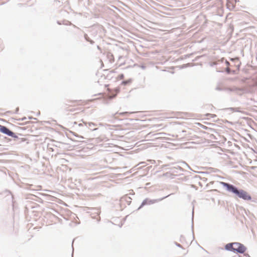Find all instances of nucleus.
<instances>
[{
  "mask_svg": "<svg viewBox=\"0 0 257 257\" xmlns=\"http://www.w3.org/2000/svg\"><path fill=\"white\" fill-rule=\"evenodd\" d=\"M75 102H76V103H79V101H75Z\"/></svg>",
  "mask_w": 257,
  "mask_h": 257,
  "instance_id": "nucleus-11",
  "label": "nucleus"
},
{
  "mask_svg": "<svg viewBox=\"0 0 257 257\" xmlns=\"http://www.w3.org/2000/svg\"><path fill=\"white\" fill-rule=\"evenodd\" d=\"M225 64L226 66V71H227V73H229L231 71V70L229 68V63L228 61H226L225 62Z\"/></svg>",
  "mask_w": 257,
  "mask_h": 257,
  "instance_id": "nucleus-6",
  "label": "nucleus"
},
{
  "mask_svg": "<svg viewBox=\"0 0 257 257\" xmlns=\"http://www.w3.org/2000/svg\"><path fill=\"white\" fill-rule=\"evenodd\" d=\"M119 77L121 79H123V77H124V76L123 74H121L120 75H119Z\"/></svg>",
  "mask_w": 257,
  "mask_h": 257,
  "instance_id": "nucleus-8",
  "label": "nucleus"
},
{
  "mask_svg": "<svg viewBox=\"0 0 257 257\" xmlns=\"http://www.w3.org/2000/svg\"><path fill=\"white\" fill-rule=\"evenodd\" d=\"M222 184L224 187L226 188L228 191L234 193L239 197L244 200H249L251 198V196L246 191L243 190H238L237 188L234 187L233 185L227 183L222 182Z\"/></svg>",
  "mask_w": 257,
  "mask_h": 257,
  "instance_id": "nucleus-1",
  "label": "nucleus"
},
{
  "mask_svg": "<svg viewBox=\"0 0 257 257\" xmlns=\"http://www.w3.org/2000/svg\"><path fill=\"white\" fill-rule=\"evenodd\" d=\"M68 105H69V106H72V105H71V104H69Z\"/></svg>",
  "mask_w": 257,
  "mask_h": 257,
  "instance_id": "nucleus-12",
  "label": "nucleus"
},
{
  "mask_svg": "<svg viewBox=\"0 0 257 257\" xmlns=\"http://www.w3.org/2000/svg\"><path fill=\"white\" fill-rule=\"evenodd\" d=\"M231 60L235 61L236 63H237L236 65V69H238L239 66V61L238 58L235 59H231Z\"/></svg>",
  "mask_w": 257,
  "mask_h": 257,
  "instance_id": "nucleus-7",
  "label": "nucleus"
},
{
  "mask_svg": "<svg viewBox=\"0 0 257 257\" xmlns=\"http://www.w3.org/2000/svg\"><path fill=\"white\" fill-rule=\"evenodd\" d=\"M246 250L245 247L242 244L238 242L233 243V251L239 253H244Z\"/></svg>",
  "mask_w": 257,
  "mask_h": 257,
  "instance_id": "nucleus-2",
  "label": "nucleus"
},
{
  "mask_svg": "<svg viewBox=\"0 0 257 257\" xmlns=\"http://www.w3.org/2000/svg\"><path fill=\"white\" fill-rule=\"evenodd\" d=\"M225 249L228 250L233 251V243H228L225 245Z\"/></svg>",
  "mask_w": 257,
  "mask_h": 257,
  "instance_id": "nucleus-5",
  "label": "nucleus"
},
{
  "mask_svg": "<svg viewBox=\"0 0 257 257\" xmlns=\"http://www.w3.org/2000/svg\"><path fill=\"white\" fill-rule=\"evenodd\" d=\"M197 124L199 125H200V126H203V125H202L201 124H200V123H197Z\"/></svg>",
  "mask_w": 257,
  "mask_h": 257,
  "instance_id": "nucleus-10",
  "label": "nucleus"
},
{
  "mask_svg": "<svg viewBox=\"0 0 257 257\" xmlns=\"http://www.w3.org/2000/svg\"><path fill=\"white\" fill-rule=\"evenodd\" d=\"M0 132L6 134L9 136L12 137H16L15 134L9 130L7 127H6L5 126L2 125L0 124Z\"/></svg>",
  "mask_w": 257,
  "mask_h": 257,
  "instance_id": "nucleus-3",
  "label": "nucleus"
},
{
  "mask_svg": "<svg viewBox=\"0 0 257 257\" xmlns=\"http://www.w3.org/2000/svg\"><path fill=\"white\" fill-rule=\"evenodd\" d=\"M127 82H129V81H123L122 84L125 85Z\"/></svg>",
  "mask_w": 257,
  "mask_h": 257,
  "instance_id": "nucleus-9",
  "label": "nucleus"
},
{
  "mask_svg": "<svg viewBox=\"0 0 257 257\" xmlns=\"http://www.w3.org/2000/svg\"><path fill=\"white\" fill-rule=\"evenodd\" d=\"M107 90L109 91L108 93L107 94V96L109 98L114 97L119 91V89L117 88L112 90H110L109 88H108Z\"/></svg>",
  "mask_w": 257,
  "mask_h": 257,
  "instance_id": "nucleus-4",
  "label": "nucleus"
}]
</instances>
